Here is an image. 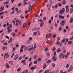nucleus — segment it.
<instances>
[{
	"label": "nucleus",
	"instance_id": "obj_1",
	"mask_svg": "<svg viewBox=\"0 0 73 73\" xmlns=\"http://www.w3.org/2000/svg\"><path fill=\"white\" fill-rule=\"evenodd\" d=\"M9 57V55L7 52L4 55V59H7Z\"/></svg>",
	"mask_w": 73,
	"mask_h": 73
},
{
	"label": "nucleus",
	"instance_id": "obj_2",
	"mask_svg": "<svg viewBox=\"0 0 73 73\" xmlns=\"http://www.w3.org/2000/svg\"><path fill=\"white\" fill-rule=\"evenodd\" d=\"M66 23L65 21L63 20H62L61 22L60 23V25H61V27H64V25H65V23Z\"/></svg>",
	"mask_w": 73,
	"mask_h": 73
},
{
	"label": "nucleus",
	"instance_id": "obj_3",
	"mask_svg": "<svg viewBox=\"0 0 73 73\" xmlns=\"http://www.w3.org/2000/svg\"><path fill=\"white\" fill-rule=\"evenodd\" d=\"M56 51H54V56L52 58V60L54 61H56V60H57V58H55V56L56 55Z\"/></svg>",
	"mask_w": 73,
	"mask_h": 73
},
{
	"label": "nucleus",
	"instance_id": "obj_4",
	"mask_svg": "<svg viewBox=\"0 0 73 73\" xmlns=\"http://www.w3.org/2000/svg\"><path fill=\"white\" fill-rule=\"evenodd\" d=\"M65 9L64 8H63L61 10H60L59 12V14L60 15H62L63 13L65 12Z\"/></svg>",
	"mask_w": 73,
	"mask_h": 73
},
{
	"label": "nucleus",
	"instance_id": "obj_5",
	"mask_svg": "<svg viewBox=\"0 0 73 73\" xmlns=\"http://www.w3.org/2000/svg\"><path fill=\"white\" fill-rule=\"evenodd\" d=\"M62 57V58H64V56H63V54H62V53H61L60 54L59 58H61Z\"/></svg>",
	"mask_w": 73,
	"mask_h": 73
},
{
	"label": "nucleus",
	"instance_id": "obj_6",
	"mask_svg": "<svg viewBox=\"0 0 73 73\" xmlns=\"http://www.w3.org/2000/svg\"><path fill=\"white\" fill-rule=\"evenodd\" d=\"M69 6L68 5H66V12L67 13H68L69 11Z\"/></svg>",
	"mask_w": 73,
	"mask_h": 73
},
{
	"label": "nucleus",
	"instance_id": "obj_7",
	"mask_svg": "<svg viewBox=\"0 0 73 73\" xmlns=\"http://www.w3.org/2000/svg\"><path fill=\"white\" fill-rule=\"evenodd\" d=\"M7 29L8 31V33H9L12 31V29L11 28H10L9 27V26L7 28Z\"/></svg>",
	"mask_w": 73,
	"mask_h": 73
},
{
	"label": "nucleus",
	"instance_id": "obj_8",
	"mask_svg": "<svg viewBox=\"0 0 73 73\" xmlns=\"http://www.w3.org/2000/svg\"><path fill=\"white\" fill-rule=\"evenodd\" d=\"M70 54V52H67V54L65 56V58L66 59L67 58H68V56H69V54Z\"/></svg>",
	"mask_w": 73,
	"mask_h": 73
},
{
	"label": "nucleus",
	"instance_id": "obj_9",
	"mask_svg": "<svg viewBox=\"0 0 73 73\" xmlns=\"http://www.w3.org/2000/svg\"><path fill=\"white\" fill-rule=\"evenodd\" d=\"M33 49V47L32 46L31 47H30L29 49H28V50L29 51H31V50H32Z\"/></svg>",
	"mask_w": 73,
	"mask_h": 73
},
{
	"label": "nucleus",
	"instance_id": "obj_10",
	"mask_svg": "<svg viewBox=\"0 0 73 73\" xmlns=\"http://www.w3.org/2000/svg\"><path fill=\"white\" fill-rule=\"evenodd\" d=\"M36 66H35V67L33 66L31 67L30 69L31 70H34L35 69H36Z\"/></svg>",
	"mask_w": 73,
	"mask_h": 73
},
{
	"label": "nucleus",
	"instance_id": "obj_11",
	"mask_svg": "<svg viewBox=\"0 0 73 73\" xmlns=\"http://www.w3.org/2000/svg\"><path fill=\"white\" fill-rule=\"evenodd\" d=\"M21 21H19L18 22H17V23L16 24V25H21Z\"/></svg>",
	"mask_w": 73,
	"mask_h": 73
},
{
	"label": "nucleus",
	"instance_id": "obj_12",
	"mask_svg": "<svg viewBox=\"0 0 73 73\" xmlns=\"http://www.w3.org/2000/svg\"><path fill=\"white\" fill-rule=\"evenodd\" d=\"M7 47L3 46L2 47V49L3 50H6V49H7Z\"/></svg>",
	"mask_w": 73,
	"mask_h": 73
},
{
	"label": "nucleus",
	"instance_id": "obj_13",
	"mask_svg": "<svg viewBox=\"0 0 73 73\" xmlns=\"http://www.w3.org/2000/svg\"><path fill=\"white\" fill-rule=\"evenodd\" d=\"M59 17V18H61L62 19H64V17L62 16V15H58Z\"/></svg>",
	"mask_w": 73,
	"mask_h": 73
},
{
	"label": "nucleus",
	"instance_id": "obj_14",
	"mask_svg": "<svg viewBox=\"0 0 73 73\" xmlns=\"http://www.w3.org/2000/svg\"><path fill=\"white\" fill-rule=\"evenodd\" d=\"M12 38H11L9 40L8 42V43L9 44V43H11L12 42Z\"/></svg>",
	"mask_w": 73,
	"mask_h": 73
},
{
	"label": "nucleus",
	"instance_id": "obj_15",
	"mask_svg": "<svg viewBox=\"0 0 73 73\" xmlns=\"http://www.w3.org/2000/svg\"><path fill=\"white\" fill-rule=\"evenodd\" d=\"M5 4H9V1H7V2H5L3 3V4H4V5H5Z\"/></svg>",
	"mask_w": 73,
	"mask_h": 73
},
{
	"label": "nucleus",
	"instance_id": "obj_16",
	"mask_svg": "<svg viewBox=\"0 0 73 73\" xmlns=\"http://www.w3.org/2000/svg\"><path fill=\"white\" fill-rule=\"evenodd\" d=\"M17 58H18V54H16L15 55V57L14 60H16V59H17Z\"/></svg>",
	"mask_w": 73,
	"mask_h": 73
},
{
	"label": "nucleus",
	"instance_id": "obj_17",
	"mask_svg": "<svg viewBox=\"0 0 73 73\" xmlns=\"http://www.w3.org/2000/svg\"><path fill=\"white\" fill-rule=\"evenodd\" d=\"M36 43H35L34 45V47H33V50H35V49H36Z\"/></svg>",
	"mask_w": 73,
	"mask_h": 73
},
{
	"label": "nucleus",
	"instance_id": "obj_18",
	"mask_svg": "<svg viewBox=\"0 0 73 73\" xmlns=\"http://www.w3.org/2000/svg\"><path fill=\"white\" fill-rule=\"evenodd\" d=\"M61 52V49L60 48H58L56 50L57 53H59Z\"/></svg>",
	"mask_w": 73,
	"mask_h": 73
},
{
	"label": "nucleus",
	"instance_id": "obj_19",
	"mask_svg": "<svg viewBox=\"0 0 73 73\" xmlns=\"http://www.w3.org/2000/svg\"><path fill=\"white\" fill-rule=\"evenodd\" d=\"M73 18H71L70 20V23H72L73 22Z\"/></svg>",
	"mask_w": 73,
	"mask_h": 73
},
{
	"label": "nucleus",
	"instance_id": "obj_20",
	"mask_svg": "<svg viewBox=\"0 0 73 73\" xmlns=\"http://www.w3.org/2000/svg\"><path fill=\"white\" fill-rule=\"evenodd\" d=\"M4 8V7H2L1 8H0V12H1L3 10Z\"/></svg>",
	"mask_w": 73,
	"mask_h": 73
},
{
	"label": "nucleus",
	"instance_id": "obj_21",
	"mask_svg": "<svg viewBox=\"0 0 73 73\" xmlns=\"http://www.w3.org/2000/svg\"><path fill=\"white\" fill-rule=\"evenodd\" d=\"M73 11V8H71L70 9V13H72Z\"/></svg>",
	"mask_w": 73,
	"mask_h": 73
},
{
	"label": "nucleus",
	"instance_id": "obj_22",
	"mask_svg": "<svg viewBox=\"0 0 73 73\" xmlns=\"http://www.w3.org/2000/svg\"><path fill=\"white\" fill-rule=\"evenodd\" d=\"M38 21L40 23V22H41V23H42L43 22V21L42 20V19H39L38 20Z\"/></svg>",
	"mask_w": 73,
	"mask_h": 73
},
{
	"label": "nucleus",
	"instance_id": "obj_23",
	"mask_svg": "<svg viewBox=\"0 0 73 73\" xmlns=\"http://www.w3.org/2000/svg\"><path fill=\"white\" fill-rule=\"evenodd\" d=\"M6 66L7 68H9V64H6Z\"/></svg>",
	"mask_w": 73,
	"mask_h": 73
},
{
	"label": "nucleus",
	"instance_id": "obj_24",
	"mask_svg": "<svg viewBox=\"0 0 73 73\" xmlns=\"http://www.w3.org/2000/svg\"><path fill=\"white\" fill-rule=\"evenodd\" d=\"M66 40V38H64L62 40V42L63 43L64 42H65V40Z\"/></svg>",
	"mask_w": 73,
	"mask_h": 73
},
{
	"label": "nucleus",
	"instance_id": "obj_25",
	"mask_svg": "<svg viewBox=\"0 0 73 73\" xmlns=\"http://www.w3.org/2000/svg\"><path fill=\"white\" fill-rule=\"evenodd\" d=\"M65 1L63 0L62 2V4H63V5H65L66 4V3L65 2Z\"/></svg>",
	"mask_w": 73,
	"mask_h": 73
},
{
	"label": "nucleus",
	"instance_id": "obj_26",
	"mask_svg": "<svg viewBox=\"0 0 73 73\" xmlns=\"http://www.w3.org/2000/svg\"><path fill=\"white\" fill-rule=\"evenodd\" d=\"M49 70H47L45 71L44 72V73H49Z\"/></svg>",
	"mask_w": 73,
	"mask_h": 73
},
{
	"label": "nucleus",
	"instance_id": "obj_27",
	"mask_svg": "<svg viewBox=\"0 0 73 73\" xmlns=\"http://www.w3.org/2000/svg\"><path fill=\"white\" fill-rule=\"evenodd\" d=\"M25 61H26V60H25V59H24L23 60H22L21 61V63H24V62H25Z\"/></svg>",
	"mask_w": 73,
	"mask_h": 73
},
{
	"label": "nucleus",
	"instance_id": "obj_28",
	"mask_svg": "<svg viewBox=\"0 0 73 73\" xmlns=\"http://www.w3.org/2000/svg\"><path fill=\"white\" fill-rule=\"evenodd\" d=\"M23 28H25L26 27V25L25 24V23H24L23 24Z\"/></svg>",
	"mask_w": 73,
	"mask_h": 73
},
{
	"label": "nucleus",
	"instance_id": "obj_29",
	"mask_svg": "<svg viewBox=\"0 0 73 73\" xmlns=\"http://www.w3.org/2000/svg\"><path fill=\"white\" fill-rule=\"evenodd\" d=\"M37 60L38 61L40 62L42 60L41 59V58H40L37 59Z\"/></svg>",
	"mask_w": 73,
	"mask_h": 73
},
{
	"label": "nucleus",
	"instance_id": "obj_30",
	"mask_svg": "<svg viewBox=\"0 0 73 73\" xmlns=\"http://www.w3.org/2000/svg\"><path fill=\"white\" fill-rule=\"evenodd\" d=\"M52 67H54L55 66V64L54 63H52Z\"/></svg>",
	"mask_w": 73,
	"mask_h": 73
},
{
	"label": "nucleus",
	"instance_id": "obj_31",
	"mask_svg": "<svg viewBox=\"0 0 73 73\" xmlns=\"http://www.w3.org/2000/svg\"><path fill=\"white\" fill-rule=\"evenodd\" d=\"M58 5L59 7H62V5L61 3H58Z\"/></svg>",
	"mask_w": 73,
	"mask_h": 73
},
{
	"label": "nucleus",
	"instance_id": "obj_32",
	"mask_svg": "<svg viewBox=\"0 0 73 73\" xmlns=\"http://www.w3.org/2000/svg\"><path fill=\"white\" fill-rule=\"evenodd\" d=\"M46 65L44 64L43 67V69H45V68H46Z\"/></svg>",
	"mask_w": 73,
	"mask_h": 73
},
{
	"label": "nucleus",
	"instance_id": "obj_33",
	"mask_svg": "<svg viewBox=\"0 0 73 73\" xmlns=\"http://www.w3.org/2000/svg\"><path fill=\"white\" fill-rule=\"evenodd\" d=\"M44 23H41L40 24V27H42V25H43V24Z\"/></svg>",
	"mask_w": 73,
	"mask_h": 73
},
{
	"label": "nucleus",
	"instance_id": "obj_34",
	"mask_svg": "<svg viewBox=\"0 0 73 73\" xmlns=\"http://www.w3.org/2000/svg\"><path fill=\"white\" fill-rule=\"evenodd\" d=\"M3 45H8V43L7 42H4L3 43Z\"/></svg>",
	"mask_w": 73,
	"mask_h": 73
},
{
	"label": "nucleus",
	"instance_id": "obj_35",
	"mask_svg": "<svg viewBox=\"0 0 73 73\" xmlns=\"http://www.w3.org/2000/svg\"><path fill=\"white\" fill-rule=\"evenodd\" d=\"M66 68H69V64H66Z\"/></svg>",
	"mask_w": 73,
	"mask_h": 73
},
{
	"label": "nucleus",
	"instance_id": "obj_36",
	"mask_svg": "<svg viewBox=\"0 0 73 73\" xmlns=\"http://www.w3.org/2000/svg\"><path fill=\"white\" fill-rule=\"evenodd\" d=\"M66 72L65 71L64 72H63V71H62V70H61L60 71V73H66Z\"/></svg>",
	"mask_w": 73,
	"mask_h": 73
},
{
	"label": "nucleus",
	"instance_id": "obj_37",
	"mask_svg": "<svg viewBox=\"0 0 73 73\" xmlns=\"http://www.w3.org/2000/svg\"><path fill=\"white\" fill-rule=\"evenodd\" d=\"M5 37L7 38V39H8V40H9V37L7 35Z\"/></svg>",
	"mask_w": 73,
	"mask_h": 73
},
{
	"label": "nucleus",
	"instance_id": "obj_38",
	"mask_svg": "<svg viewBox=\"0 0 73 73\" xmlns=\"http://www.w3.org/2000/svg\"><path fill=\"white\" fill-rule=\"evenodd\" d=\"M20 70H21V68H19L17 70V71L18 72H20Z\"/></svg>",
	"mask_w": 73,
	"mask_h": 73
},
{
	"label": "nucleus",
	"instance_id": "obj_39",
	"mask_svg": "<svg viewBox=\"0 0 73 73\" xmlns=\"http://www.w3.org/2000/svg\"><path fill=\"white\" fill-rule=\"evenodd\" d=\"M20 17H21V18L22 19H24V16H23V15H21L20 16Z\"/></svg>",
	"mask_w": 73,
	"mask_h": 73
},
{
	"label": "nucleus",
	"instance_id": "obj_40",
	"mask_svg": "<svg viewBox=\"0 0 73 73\" xmlns=\"http://www.w3.org/2000/svg\"><path fill=\"white\" fill-rule=\"evenodd\" d=\"M4 13V12H1L0 13V15H3Z\"/></svg>",
	"mask_w": 73,
	"mask_h": 73
},
{
	"label": "nucleus",
	"instance_id": "obj_41",
	"mask_svg": "<svg viewBox=\"0 0 73 73\" xmlns=\"http://www.w3.org/2000/svg\"><path fill=\"white\" fill-rule=\"evenodd\" d=\"M24 47H25V45H23L22 46L20 49H23V48H24Z\"/></svg>",
	"mask_w": 73,
	"mask_h": 73
},
{
	"label": "nucleus",
	"instance_id": "obj_42",
	"mask_svg": "<svg viewBox=\"0 0 73 73\" xmlns=\"http://www.w3.org/2000/svg\"><path fill=\"white\" fill-rule=\"evenodd\" d=\"M59 30L60 31H62V27H59Z\"/></svg>",
	"mask_w": 73,
	"mask_h": 73
},
{
	"label": "nucleus",
	"instance_id": "obj_43",
	"mask_svg": "<svg viewBox=\"0 0 73 73\" xmlns=\"http://www.w3.org/2000/svg\"><path fill=\"white\" fill-rule=\"evenodd\" d=\"M37 57V55H36L34 56V57L33 58L34 59H36V58Z\"/></svg>",
	"mask_w": 73,
	"mask_h": 73
},
{
	"label": "nucleus",
	"instance_id": "obj_44",
	"mask_svg": "<svg viewBox=\"0 0 73 73\" xmlns=\"http://www.w3.org/2000/svg\"><path fill=\"white\" fill-rule=\"evenodd\" d=\"M20 50H20V52H23V51H24V50H23V49L22 48Z\"/></svg>",
	"mask_w": 73,
	"mask_h": 73
},
{
	"label": "nucleus",
	"instance_id": "obj_45",
	"mask_svg": "<svg viewBox=\"0 0 73 73\" xmlns=\"http://www.w3.org/2000/svg\"><path fill=\"white\" fill-rule=\"evenodd\" d=\"M31 65H32V62H31L29 65V68H30V67Z\"/></svg>",
	"mask_w": 73,
	"mask_h": 73
},
{
	"label": "nucleus",
	"instance_id": "obj_46",
	"mask_svg": "<svg viewBox=\"0 0 73 73\" xmlns=\"http://www.w3.org/2000/svg\"><path fill=\"white\" fill-rule=\"evenodd\" d=\"M72 43V41H68V44H71Z\"/></svg>",
	"mask_w": 73,
	"mask_h": 73
},
{
	"label": "nucleus",
	"instance_id": "obj_47",
	"mask_svg": "<svg viewBox=\"0 0 73 73\" xmlns=\"http://www.w3.org/2000/svg\"><path fill=\"white\" fill-rule=\"evenodd\" d=\"M16 50V47H13V52H14Z\"/></svg>",
	"mask_w": 73,
	"mask_h": 73
},
{
	"label": "nucleus",
	"instance_id": "obj_48",
	"mask_svg": "<svg viewBox=\"0 0 73 73\" xmlns=\"http://www.w3.org/2000/svg\"><path fill=\"white\" fill-rule=\"evenodd\" d=\"M33 39V38H32V37H30L29 38V41H31Z\"/></svg>",
	"mask_w": 73,
	"mask_h": 73
},
{
	"label": "nucleus",
	"instance_id": "obj_49",
	"mask_svg": "<svg viewBox=\"0 0 73 73\" xmlns=\"http://www.w3.org/2000/svg\"><path fill=\"white\" fill-rule=\"evenodd\" d=\"M30 41H29V40L27 41V44H30Z\"/></svg>",
	"mask_w": 73,
	"mask_h": 73
},
{
	"label": "nucleus",
	"instance_id": "obj_50",
	"mask_svg": "<svg viewBox=\"0 0 73 73\" xmlns=\"http://www.w3.org/2000/svg\"><path fill=\"white\" fill-rule=\"evenodd\" d=\"M56 44L57 45H60V42L57 41L56 42Z\"/></svg>",
	"mask_w": 73,
	"mask_h": 73
},
{
	"label": "nucleus",
	"instance_id": "obj_51",
	"mask_svg": "<svg viewBox=\"0 0 73 73\" xmlns=\"http://www.w3.org/2000/svg\"><path fill=\"white\" fill-rule=\"evenodd\" d=\"M73 39V36H72V37L70 38V40H72Z\"/></svg>",
	"mask_w": 73,
	"mask_h": 73
},
{
	"label": "nucleus",
	"instance_id": "obj_52",
	"mask_svg": "<svg viewBox=\"0 0 73 73\" xmlns=\"http://www.w3.org/2000/svg\"><path fill=\"white\" fill-rule=\"evenodd\" d=\"M53 49H52V51H54V50H56V48H55V47H53Z\"/></svg>",
	"mask_w": 73,
	"mask_h": 73
},
{
	"label": "nucleus",
	"instance_id": "obj_53",
	"mask_svg": "<svg viewBox=\"0 0 73 73\" xmlns=\"http://www.w3.org/2000/svg\"><path fill=\"white\" fill-rule=\"evenodd\" d=\"M51 23H52V21H51V20L50 19L48 21V23L49 24H51Z\"/></svg>",
	"mask_w": 73,
	"mask_h": 73
},
{
	"label": "nucleus",
	"instance_id": "obj_54",
	"mask_svg": "<svg viewBox=\"0 0 73 73\" xmlns=\"http://www.w3.org/2000/svg\"><path fill=\"white\" fill-rule=\"evenodd\" d=\"M33 64H37V61H35L33 62Z\"/></svg>",
	"mask_w": 73,
	"mask_h": 73
},
{
	"label": "nucleus",
	"instance_id": "obj_55",
	"mask_svg": "<svg viewBox=\"0 0 73 73\" xmlns=\"http://www.w3.org/2000/svg\"><path fill=\"white\" fill-rule=\"evenodd\" d=\"M9 27L10 28H12V25L11 24L10 25Z\"/></svg>",
	"mask_w": 73,
	"mask_h": 73
},
{
	"label": "nucleus",
	"instance_id": "obj_56",
	"mask_svg": "<svg viewBox=\"0 0 73 73\" xmlns=\"http://www.w3.org/2000/svg\"><path fill=\"white\" fill-rule=\"evenodd\" d=\"M50 60H48L47 62H46L47 64H49V62H50Z\"/></svg>",
	"mask_w": 73,
	"mask_h": 73
},
{
	"label": "nucleus",
	"instance_id": "obj_57",
	"mask_svg": "<svg viewBox=\"0 0 73 73\" xmlns=\"http://www.w3.org/2000/svg\"><path fill=\"white\" fill-rule=\"evenodd\" d=\"M73 69V67H71L70 68V69L69 70H70V71L69 72H70V71H72V70Z\"/></svg>",
	"mask_w": 73,
	"mask_h": 73
},
{
	"label": "nucleus",
	"instance_id": "obj_58",
	"mask_svg": "<svg viewBox=\"0 0 73 73\" xmlns=\"http://www.w3.org/2000/svg\"><path fill=\"white\" fill-rule=\"evenodd\" d=\"M37 34V32L36 31L34 32L33 34L34 35H36Z\"/></svg>",
	"mask_w": 73,
	"mask_h": 73
},
{
	"label": "nucleus",
	"instance_id": "obj_59",
	"mask_svg": "<svg viewBox=\"0 0 73 73\" xmlns=\"http://www.w3.org/2000/svg\"><path fill=\"white\" fill-rule=\"evenodd\" d=\"M47 57H49L50 56V54L49 53H47Z\"/></svg>",
	"mask_w": 73,
	"mask_h": 73
},
{
	"label": "nucleus",
	"instance_id": "obj_60",
	"mask_svg": "<svg viewBox=\"0 0 73 73\" xmlns=\"http://www.w3.org/2000/svg\"><path fill=\"white\" fill-rule=\"evenodd\" d=\"M50 6H51V5H52V4H53V2L52 1H51L50 2Z\"/></svg>",
	"mask_w": 73,
	"mask_h": 73
},
{
	"label": "nucleus",
	"instance_id": "obj_61",
	"mask_svg": "<svg viewBox=\"0 0 73 73\" xmlns=\"http://www.w3.org/2000/svg\"><path fill=\"white\" fill-rule=\"evenodd\" d=\"M30 27V26L29 25H27L26 27V28H28L29 29Z\"/></svg>",
	"mask_w": 73,
	"mask_h": 73
},
{
	"label": "nucleus",
	"instance_id": "obj_62",
	"mask_svg": "<svg viewBox=\"0 0 73 73\" xmlns=\"http://www.w3.org/2000/svg\"><path fill=\"white\" fill-rule=\"evenodd\" d=\"M45 50L46 51H48V48H45Z\"/></svg>",
	"mask_w": 73,
	"mask_h": 73
},
{
	"label": "nucleus",
	"instance_id": "obj_63",
	"mask_svg": "<svg viewBox=\"0 0 73 73\" xmlns=\"http://www.w3.org/2000/svg\"><path fill=\"white\" fill-rule=\"evenodd\" d=\"M25 13L26 14H27L28 13V11L27 10L25 11Z\"/></svg>",
	"mask_w": 73,
	"mask_h": 73
},
{
	"label": "nucleus",
	"instance_id": "obj_64",
	"mask_svg": "<svg viewBox=\"0 0 73 73\" xmlns=\"http://www.w3.org/2000/svg\"><path fill=\"white\" fill-rule=\"evenodd\" d=\"M42 72V70H40V71H39L38 72V73H41Z\"/></svg>",
	"mask_w": 73,
	"mask_h": 73
}]
</instances>
